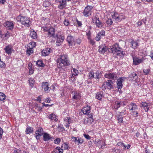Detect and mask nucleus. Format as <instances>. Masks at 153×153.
I'll use <instances>...</instances> for the list:
<instances>
[{"instance_id": "f257e3e1", "label": "nucleus", "mask_w": 153, "mask_h": 153, "mask_svg": "<svg viewBox=\"0 0 153 153\" xmlns=\"http://www.w3.org/2000/svg\"><path fill=\"white\" fill-rule=\"evenodd\" d=\"M57 62L58 68L62 71L63 70L62 67L68 66L70 64L68 56L65 54L61 55L57 60Z\"/></svg>"}, {"instance_id": "f03ea898", "label": "nucleus", "mask_w": 153, "mask_h": 153, "mask_svg": "<svg viewBox=\"0 0 153 153\" xmlns=\"http://www.w3.org/2000/svg\"><path fill=\"white\" fill-rule=\"evenodd\" d=\"M18 22H20L22 25L25 26L29 27L30 25L29 19L25 16H19L16 19Z\"/></svg>"}, {"instance_id": "7ed1b4c3", "label": "nucleus", "mask_w": 153, "mask_h": 153, "mask_svg": "<svg viewBox=\"0 0 153 153\" xmlns=\"http://www.w3.org/2000/svg\"><path fill=\"white\" fill-rule=\"evenodd\" d=\"M129 107H131V108L130 110H131L132 114L134 117L138 116V112L137 111L138 109L137 106L135 103H131L130 104Z\"/></svg>"}, {"instance_id": "20e7f679", "label": "nucleus", "mask_w": 153, "mask_h": 153, "mask_svg": "<svg viewBox=\"0 0 153 153\" xmlns=\"http://www.w3.org/2000/svg\"><path fill=\"white\" fill-rule=\"evenodd\" d=\"M93 9L92 6L87 5L84 9L82 12L83 15L85 17H87L91 15V10Z\"/></svg>"}, {"instance_id": "39448f33", "label": "nucleus", "mask_w": 153, "mask_h": 153, "mask_svg": "<svg viewBox=\"0 0 153 153\" xmlns=\"http://www.w3.org/2000/svg\"><path fill=\"white\" fill-rule=\"evenodd\" d=\"M134 52H132L131 54V55L132 56L133 59V64L135 65H139L140 63H142L144 60L143 58H138L135 57L134 56Z\"/></svg>"}, {"instance_id": "423d86ee", "label": "nucleus", "mask_w": 153, "mask_h": 153, "mask_svg": "<svg viewBox=\"0 0 153 153\" xmlns=\"http://www.w3.org/2000/svg\"><path fill=\"white\" fill-rule=\"evenodd\" d=\"M55 3H59L58 7L60 9H62L66 6V1L64 0H55Z\"/></svg>"}, {"instance_id": "0eeeda50", "label": "nucleus", "mask_w": 153, "mask_h": 153, "mask_svg": "<svg viewBox=\"0 0 153 153\" xmlns=\"http://www.w3.org/2000/svg\"><path fill=\"white\" fill-rule=\"evenodd\" d=\"M67 40L70 47L71 48L74 47V46L75 45V42L73 37L71 36H68L67 37Z\"/></svg>"}, {"instance_id": "6e6552de", "label": "nucleus", "mask_w": 153, "mask_h": 153, "mask_svg": "<svg viewBox=\"0 0 153 153\" xmlns=\"http://www.w3.org/2000/svg\"><path fill=\"white\" fill-rule=\"evenodd\" d=\"M105 77L106 78L114 80L116 79L117 78V74L115 73H106L105 74Z\"/></svg>"}, {"instance_id": "1a4fd4ad", "label": "nucleus", "mask_w": 153, "mask_h": 153, "mask_svg": "<svg viewBox=\"0 0 153 153\" xmlns=\"http://www.w3.org/2000/svg\"><path fill=\"white\" fill-rule=\"evenodd\" d=\"M120 49L121 48L119 46L118 44L116 43L112 46L111 47L108 48V50L110 53H115L117 50Z\"/></svg>"}, {"instance_id": "9d476101", "label": "nucleus", "mask_w": 153, "mask_h": 153, "mask_svg": "<svg viewBox=\"0 0 153 153\" xmlns=\"http://www.w3.org/2000/svg\"><path fill=\"white\" fill-rule=\"evenodd\" d=\"M44 30L47 33L46 34L48 35V37H54L55 30L53 27H50L49 29L46 28L44 29Z\"/></svg>"}, {"instance_id": "9b49d317", "label": "nucleus", "mask_w": 153, "mask_h": 153, "mask_svg": "<svg viewBox=\"0 0 153 153\" xmlns=\"http://www.w3.org/2000/svg\"><path fill=\"white\" fill-rule=\"evenodd\" d=\"M98 15H99V14H96L94 18V21H95L96 26L98 27H101L102 26L103 23L100 20Z\"/></svg>"}, {"instance_id": "f8f14e48", "label": "nucleus", "mask_w": 153, "mask_h": 153, "mask_svg": "<svg viewBox=\"0 0 153 153\" xmlns=\"http://www.w3.org/2000/svg\"><path fill=\"white\" fill-rule=\"evenodd\" d=\"M4 24L8 29L11 30L13 28L14 24L13 21H7L4 23Z\"/></svg>"}, {"instance_id": "ddd939ff", "label": "nucleus", "mask_w": 153, "mask_h": 153, "mask_svg": "<svg viewBox=\"0 0 153 153\" xmlns=\"http://www.w3.org/2000/svg\"><path fill=\"white\" fill-rule=\"evenodd\" d=\"M105 36V31L104 30H102L101 31L99 32L97 34L95 39L97 41H98L103 37Z\"/></svg>"}, {"instance_id": "4468645a", "label": "nucleus", "mask_w": 153, "mask_h": 153, "mask_svg": "<svg viewBox=\"0 0 153 153\" xmlns=\"http://www.w3.org/2000/svg\"><path fill=\"white\" fill-rule=\"evenodd\" d=\"M98 51L101 54H104L107 50L108 48L105 45H101L99 46Z\"/></svg>"}, {"instance_id": "2eb2a0df", "label": "nucleus", "mask_w": 153, "mask_h": 153, "mask_svg": "<svg viewBox=\"0 0 153 153\" xmlns=\"http://www.w3.org/2000/svg\"><path fill=\"white\" fill-rule=\"evenodd\" d=\"M36 134L35 137L36 139L38 140L39 139V137L42 135H43V129L41 128H39L36 131L35 133Z\"/></svg>"}, {"instance_id": "dca6fc26", "label": "nucleus", "mask_w": 153, "mask_h": 153, "mask_svg": "<svg viewBox=\"0 0 153 153\" xmlns=\"http://www.w3.org/2000/svg\"><path fill=\"white\" fill-rule=\"evenodd\" d=\"M48 85L49 84L47 82H43L42 83V88L44 89L45 92L47 93H48L51 89Z\"/></svg>"}, {"instance_id": "f3484780", "label": "nucleus", "mask_w": 153, "mask_h": 153, "mask_svg": "<svg viewBox=\"0 0 153 153\" xmlns=\"http://www.w3.org/2000/svg\"><path fill=\"white\" fill-rule=\"evenodd\" d=\"M112 17L113 20L117 22H120L121 20L120 17L119 16L118 13H115L112 16Z\"/></svg>"}, {"instance_id": "a211bd4d", "label": "nucleus", "mask_w": 153, "mask_h": 153, "mask_svg": "<svg viewBox=\"0 0 153 153\" xmlns=\"http://www.w3.org/2000/svg\"><path fill=\"white\" fill-rule=\"evenodd\" d=\"M124 80L122 78H120L117 79V84L118 91H120L123 87L122 82Z\"/></svg>"}, {"instance_id": "6ab92c4d", "label": "nucleus", "mask_w": 153, "mask_h": 153, "mask_svg": "<svg viewBox=\"0 0 153 153\" xmlns=\"http://www.w3.org/2000/svg\"><path fill=\"white\" fill-rule=\"evenodd\" d=\"M64 39V37L62 36H59L57 37L56 44L57 46L60 45L63 42Z\"/></svg>"}, {"instance_id": "aec40b11", "label": "nucleus", "mask_w": 153, "mask_h": 153, "mask_svg": "<svg viewBox=\"0 0 153 153\" xmlns=\"http://www.w3.org/2000/svg\"><path fill=\"white\" fill-rule=\"evenodd\" d=\"M82 110L85 114H88L91 112V108L87 106L83 108Z\"/></svg>"}, {"instance_id": "412c9836", "label": "nucleus", "mask_w": 153, "mask_h": 153, "mask_svg": "<svg viewBox=\"0 0 153 153\" xmlns=\"http://www.w3.org/2000/svg\"><path fill=\"white\" fill-rule=\"evenodd\" d=\"M71 139L72 141H74L76 144H79V143L81 144L82 143L83 141L82 139H81L80 138L76 137H71Z\"/></svg>"}, {"instance_id": "4be33fe9", "label": "nucleus", "mask_w": 153, "mask_h": 153, "mask_svg": "<svg viewBox=\"0 0 153 153\" xmlns=\"http://www.w3.org/2000/svg\"><path fill=\"white\" fill-rule=\"evenodd\" d=\"M95 143L96 146L100 148H101L103 149L104 148L103 147V146H105V144L102 145V141L98 139L95 140Z\"/></svg>"}, {"instance_id": "5701e85b", "label": "nucleus", "mask_w": 153, "mask_h": 153, "mask_svg": "<svg viewBox=\"0 0 153 153\" xmlns=\"http://www.w3.org/2000/svg\"><path fill=\"white\" fill-rule=\"evenodd\" d=\"M43 135V139L45 141H48L52 138L51 135L46 133H44Z\"/></svg>"}, {"instance_id": "b1692460", "label": "nucleus", "mask_w": 153, "mask_h": 153, "mask_svg": "<svg viewBox=\"0 0 153 153\" xmlns=\"http://www.w3.org/2000/svg\"><path fill=\"white\" fill-rule=\"evenodd\" d=\"M51 50L50 48L44 49L42 52V55L43 56L48 55L50 53Z\"/></svg>"}, {"instance_id": "393cba45", "label": "nucleus", "mask_w": 153, "mask_h": 153, "mask_svg": "<svg viewBox=\"0 0 153 153\" xmlns=\"http://www.w3.org/2000/svg\"><path fill=\"white\" fill-rule=\"evenodd\" d=\"M6 53L8 54H10L13 51V47L11 45L6 46L4 49Z\"/></svg>"}, {"instance_id": "a878e982", "label": "nucleus", "mask_w": 153, "mask_h": 153, "mask_svg": "<svg viewBox=\"0 0 153 153\" xmlns=\"http://www.w3.org/2000/svg\"><path fill=\"white\" fill-rule=\"evenodd\" d=\"M149 104L148 103L146 102H143L141 104L140 107L143 108L145 110V111L147 112L149 110Z\"/></svg>"}, {"instance_id": "bb28decb", "label": "nucleus", "mask_w": 153, "mask_h": 153, "mask_svg": "<svg viewBox=\"0 0 153 153\" xmlns=\"http://www.w3.org/2000/svg\"><path fill=\"white\" fill-rule=\"evenodd\" d=\"M105 83H106L105 84V85L108 89H111L112 88V84L113 83L111 80H108L106 82H105Z\"/></svg>"}, {"instance_id": "cd10ccee", "label": "nucleus", "mask_w": 153, "mask_h": 153, "mask_svg": "<svg viewBox=\"0 0 153 153\" xmlns=\"http://www.w3.org/2000/svg\"><path fill=\"white\" fill-rule=\"evenodd\" d=\"M122 103V102H121L120 101H116L114 105V108L117 109L120 106Z\"/></svg>"}, {"instance_id": "c85d7f7f", "label": "nucleus", "mask_w": 153, "mask_h": 153, "mask_svg": "<svg viewBox=\"0 0 153 153\" xmlns=\"http://www.w3.org/2000/svg\"><path fill=\"white\" fill-rule=\"evenodd\" d=\"M81 96L80 94L79 93H74L73 98L75 100H79L81 98Z\"/></svg>"}, {"instance_id": "c756f323", "label": "nucleus", "mask_w": 153, "mask_h": 153, "mask_svg": "<svg viewBox=\"0 0 153 153\" xmlns=\"http://www.w3.org/2000/svg\"><path fill=\"white\" fill-rule=\"evenodd\" d=\"M30 36L33 39H36L37 38L36 33L34 30L31 32Z\"/></svg>"}, {"instance_id": "7c9ffc66", "label": "nucleus", "mask_w": 153, "mask_h": 153, "mask_svg": "<svg viewBox=\"0 0 153 153\" xmlns=\"http://www.w3.org/2000/svg\"><path fill=\"white\" fill-rule=\"evenodd\" d=\"M33 48H27L26 50V53L29 56L33 53Z\"/></svg>"}, {"instance_id": "2f4dec72", "label": "nucleus", "mask_w": 153, "mask_h": 153, "mask_svg": "<svg viewBox=\"0 0 153 153\" xmlns=\"http://www.w3.org/2000/svg\"><path fill=\"white\" fill-rule=\"evenodd\" d=\"M63 152V149L59 147H56L54 150V152L56 153H62Z\"/></svg>"}, {"instance_id": "473e14b6", "label": "nucleus", "mask_w": 153, "mask_h": 153, "mask_svg": "<svg viewBox=\"0 0 153 153\" xmlns=\"http://www.w3.org/2000/svg\"><path fill=\"white\" fill-rule=\"evenodd\" d=\"M129 77L131 78H133L134 79L136 80L137 78V74L134 72L129 75Z\"/></svg>"}, {"instance_id": "72a5a7b5", "label": "nucleus", "mask_w": 153, "mask_h": 153, "mask_svg": "<svg viewBox=\"0 0 153 153\" xmlns=\"http://www.w3.org/2000/svg\"><path fill=\"white\" fill-rule=\"evenodd\" d=\"M6 96L3 93L0 92V100L1 101H3L6 99Z\"/></svg>"}, {"instance_id": "f704fd0d", "label": "nucleus", "mask_w": 153, "mask_h": 153, "mask_svg": "<svg viewBox=\"0 0 153 153\" xmlns=\"http://www.w3.org/2000/svg\"><path fill=\"white\" fill-rule=\"evenodd\" d=\"M137 45V43L134 41H132L131 43V46L134 49H135Z\"/></svg>"}, {"instance_id": "c9c22d12", "label": "nucleus", "mask_w": 153, "mask_h": 153, "mask_svg": "<svg viewBox=\"0 0 153 153\" xmlns=\"http://www.w3.org/2000/svg\"><path fill=\"white\" fill-rule=\"evenodd\" d=\"M96 98L99 100L101 99L102 97V95L101 92L97 93L96 96Z\"/></svg>"}, {"instance_id": "e433bc0d", "label": "nucleus", "mask_w": 153, "mask_h": 153, "mask_svg": "<svg viewBox=\"0 0 153 153\" xmlns=\"http://www.w3.org/2000/svg\"><path fill=\"white\" fill-rule=\"evenodd\" d=\"M61 147L64 149H68L69 148V146L68 144L66 143H64L62 144Z\"/></svg>"}, {"instance_id": "4c0bfd02", "label": "nucleus", "mask_w": 153, "mask_h": 153, "mask_svg": "<svg viewBox=\"0 0 153 153\" xmlns=\"http://www.w3.org/2000/svg\"><path fill=\"white\" fill-rule=\"evenodd\" d=\"M96 77L97 79H99L101 77L102 74L100 72L98 71L95 73Z\"/></svg>"}, {"instance_id": "58836bf2", "label": "nucleus", "mask_w": 153, "mask_h": 153, "mask_svg": "<svg viewBox=\"0 0 153 153\" xmlns=\"http://www.w3.org/2000/svg\"><path fill=\"white\" fill-rule=\"evenodd\" d=\"M37 65H39V66L41 67H43L45 66L42 62L41 60H38L36 62Z\"/></svg>"}, {"instance_id": "ea45409f", "label": "nucleus", "mask_w": 153, "mask_h": 153, "mask_svg": "<svg viewBox=\"0 0 153 153\" xmlns=\"http://www.w3.org/2000/svg\"><path fill=\"white\" fill-rule=\"evenodd\" d=\"M50 4V2L48 1H45L43 3V6L45 7H49Z\"/></svg>"}, {"instance_id": "a19ab883", "label": "nucleus", "mask_w": 153, "mask_h": 153, "mask_svg": "<svg viewBox=\"0 0 153 153\" xmlns=\"http://www.w3.org/2000/svg\"><path fill=\"white\" fill-rule=\"evenodd\" d=\"M33 129L30 127L27 128L25 131L26 133L27 134L31 133Z\"/></svg>"}, {"instance_id": "79ce46f5", "label": "nucleus", "mask_w": 153, "mask_h": 153, "mask_svg": "<svg viewBox=\"0 0 153 153\" xmlns=\"http://www.w3.org/2000/svg\"><path fill=\"white\" fill-rule=\"evenodd\" d=\"M94 73L93 71H91L88 74V77L89 79H91L94 77Z\"/></svg>"}, {"instance_id": "37998d69", "label": "nucleus", "mask_w": 153, "mask_h": 153, "mask_svg": "<svg viewBox=\"0 0 153 153\" xmlns=\"http://www.w3.org/2000/svg\"><path fill=\"white\" fill-rule=\"evenodd\" d=\"M6 64L3 61L0 60V68H5L6 67Z\"/></svg>"}, {"instance_id": "c03bdc74", "label": "nucleus", "mask_w": 153, "mask_h": 153, "mask_svg": "<svg viewBox=\"0 0 153 153\" xmlns=\"http://www.w3.org/2000/svg\"><path fill=\"white\" fill-rule=\"evenodd\" d=\"M72 76L73 75H74L75 76H76L78 74V71L75 68H74L73 69V71H72Z\"/></svg>"}, {"instance_id": "a18cd8bd", "label": "nucleus", "mask_w": 153, "mask_h": 153, "mask_svg": "<svg viewBox=\"0 0 153 153\" xmlns=\"http://www.w3.org/2000/svg\"><path fill=\"white\" fill-rule=\"evenodd\" d=\"M29 82L30 83V86L33 87V83L35 82V80L33 79H30L29 80Z\"/></svg>"}, {"instance_id": "49530a36", "label": "nucleus", "mask_w": 153, "mask_h": 153, "mask_svg": "<svg viewBox=\"0 0 153 153\" xmlns=\"http://www.w3.org/2000/svg\"><path fill=\"white\" fill-rule=\"evenodd\" d=\"M106 23L108 25H111L113 23V21L111 19H108L106 21Z\"/></svg>"}, {"instance_id": "de8ad7c7", "label": "nucleus", "mask_w": 153, "mask_h": 153, "mask_svg": "<svg viewBox=\"0 0 153 153\" xmlns=\"http://www.w3.org/2000/svg\"><path fill=\"white\" fill-rule=\"evenodd\" d=\"M150 71L149 69H144L143 70V72L145 75H147L149 74Z\"/></svg>"}, {"instance_id": "09e8293b", "label": "nucleus", "mask_w": 153, "mask_h": 153, "mask_svg": "<svg viewBox=\"0 0 153 153\" xmlns=\"http://www.w3.org/2000/svg\"><path fill=\"white\" fill-rule=\"evenodd\" d=\"M117 119L119 123H121L123 121V117L120 116H117Z\"/></svg>"}, {"instance_id": "8fccbe9b", "label": "nucleus", "mask_w": 153, "mask_h": 153, "mask_svg": "<svg viewBox=\"0 0 153 153\" xmlns=\"http://www.w3.org/2000/svg\"><path fill=\"white\" fill-rule=\"evenodd\" d=\"M48 117L49 119H51V120H53V119H55L56 120V116L54 114H50L48 116Z\"/></svg>"}, {"instance_id": "3c124183", "label": "nucleus", "mask_w": 153, "mask_h": 153, "mask_svg": "<svg viewBox=\"0 0 153 153\" xmlns=\"http://www.w3.org/2000/svg\"><path fill=\"white\" fill-rule=\"evenodd\" d=\"M64 120L66 122L68 123V124H70L71 123V118L66 117L65 118Z\"/></svg>"}, {"instance_id": "603ef678", "label": "nucleus", "mask_w": 153, "mask_h": 153, "mask_svg": "<svg viewBox=\"0 0 153 153\" xmlns=\"http://www.w3.org/2000/svg\"><path fill=\"white\" fill-rule=\"evenodd\" d=\"M64 23V25L66 26H68L69 25V22L68 19H65Z\"/></svg>"}, {"instance_id": "864d4df0", "label": "nucleus", "mask_w": 153, "mask_h": 153, "mask_svg": "<svg viewBox=\"0 0 153 153\" xmlns=\"http://www.w3.org/2000/svg\"><path fill=\"white\" fill-rule=\"evenodd\" d=\"M61 140L60 138H57L54 140V142L56 144H58L60 142Z\"/></svg>"}, {"instance_id": "5fc2aeb1", "label": "nucleus", "mask_w": 153, "mask_h": 153, "mask_svg": "<svg viewBox=\"0 0 153 153\" xmlns=\"http://www.w3.org/2000/svg\"><path fill=\"white\" fill-rule=\"evenodd\" d=\"M105 83L104 82L101 86V88L103 90H105L106 88V87H107L106 85L105 84Z\"/></svg>"}, {"instance_id": "6e6d98bb", "label": "nucleus", "mask_w": 153, "mask_h": 153, "mask_svg": "<svg viewBox=\"0 0 153 153\" xmlns=\"http://www.w3.org/2000/svg\"><path fill=\"white\" fill-rule=\"evenodd\" d=\"M83 135L84 137L88 140H90L91 138V137H90L88 134H84Z\"/></svg>"}, {"instance_id": "4d7b16f0", "label": "nucleus", "mask_w": 153, "mask_h": 153, "mask_svg": "<svg viewBox=\"0 0 153 153\" xmlns=\"http://www.w3.org/2000/svg\"><path fill=\"white\" fill-rule=\"evenodd\" d=\"M20 152L21 150H20L15 149L14 150L13 153H21Z\"/></svg>"}, {"instance_id": "13d9d810", "label": "nucleus", "mask_w": 153, "mask_h": 153, "mask_svg": "<svg viewBox=\"0 0 153 153\" xmlns=\"http://www.w3.org/2000/svg\"><path fill=\"white\" fill-rule=\"evenodd\" d=\"M81 42V40L80 39H76L75 42V44L76 43L77 44H79Z\"/></svg>"}, {"instance_id": "bf43d9fd", "label": "nucleus", "mask_w": 153, "mask_h": 153, "mask_svg": "<svg viewBox=\"0 0 153 153\" xmlns=\"http://www.w3.org/2000/svg\"><path fill=\"white\" fill-rule=\"evenodd\" d=\"M10 36V33L8 32H7L5 34L4 37L7 39Z\"/></svg>"}, {"instance_id": "052dcab7", "label": "nucleus", "mask_w": 153, "mask_h": 153, "mask_svg": "<svg viewBox=\"0 0 153 153\" xmlns=\"http://www.w3.org/2000/svg\"><path fill=\"white\" fill-rule=\"evenodd\" d=\"M120 49H119L118 50H117V51H116V54L117 56H120V53H121V50Z\"/></svg>"}, {"instance_id": "680f3d73", "label": "nucleus", "mask_w": 153, "mask_h": 153, "mask_svg": "<svg viewBox=\"0 0 153 153\" xmlns=\"http://www.w3.org/2000/svg\"><path fill=\"white\" fill-rule=\"evenodd\" d=\"M3 133V130L0 127V139L2 137Z\"/></svg>"}, {"instance_id": "e2e57ef3", "label": "nucleus", "mask_w": 153, "mask_h": 153, "mask_svg": "<svg viewBox=\"0 0 153 153\" xmlns=\"http://www.w3.org/2000/svg\"><path fill=\"white\" fill-rule=\"evenodd\" d=\"M89 42L90 44H91L92 45H94L95 43L94 40L92 39H90V40L89 41Z\"/></svg>"}, {"instance_id": "0e129e2a", "label": "nucleus", "mask_w": 153, "mask_h": 153, "mask_svg": "<svg viewBox=\"0 0 153 153\" xmlns=\"http://www.w3.org/2000/svg\"><path fill=\"white\" fill-rule=\"evenodd\" d=\"M131 146L130 145H123V146L125 147V148H126L127 149H129L130 146Z\"/></svg>"}, {"instance_id": "69168bd1", "label": "nucleus", "mask_w": 153, "mask_h": 153, "mask_svg": "<svg viewBox=\"0 0 153 153\" xmlns=\"http://www.w3.org/2000/svg\"><path fill=\"white\" fill-rule=\"evenodd\" d=\"M51 100L48 98H47L45 100V102L47 103H50Z\"/></svg>"}, {"instance_id": "338daca9", "label": "nucleus", "mask_w": 153, "mask_h": 153, "mask_svg": "<svg viewBox=\"0 0 153 153\" xmlns=\"http://www.w3.org/2000/svg\"><path fill=\"white\" fill-rule=\"evenodd\" d=\"M71 80L73 82L75 81V77H74V76H73V75L72 76V75L71 77Z\"/></svg>"}, {"instance_id": "774afa93", "label": "nucleus", "mask_w": 153, "mask_h": 153, "mask_svg": "<svg viewBox=\"0 0 153 153\" xmlns=\"http://www.w3.org/2000/svg\"><path fill=\"white\" fill-rule=\"evenodd\" d=\"M37 109L39 111H41L42 110V108L39 106H37Z\"/></svg>"}]
</instances>
